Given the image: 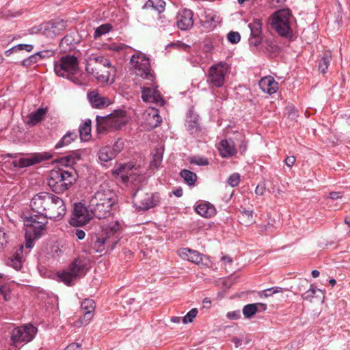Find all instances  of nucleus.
Masks as SVG:
<instances>
[{"instance_id": "nucleus-1", "label": "nucleus", "mask_w": 350, "mask_h": 350, "mask_svg": "<svg viewBox=\"0 0 350 350\" xmlns=\"http://www.w3.org/2000/svg\"><path fill=\"white\" fill-rule=\"evenodd\" d=\"M120 224L116 221L104 228L100 234L92 237L91 249L99 253L105 250L112 251L120 241Z\"/></svg>"}, {"instance_id": "nucleus-2", "label": "nucleus", "mask_w": 350, "mask_h": 350, "mask_svg": "<svg viewBox=\"0 0 350 350\" xmlns=\"http://www.w3.org/2000/svg\"><path fill=\"white\" fill-rule=\"evenodd\" d=\"M76 180L77 174L74 170L59 169L50 172L48 185L55 193H61L68 189Z\"/></svg>"}, {"instance_id": "nucleus-3", "label": "nucleus", "mask_w": 350, "mask_h": 350, "mask_svg": "<svg viewBox=\"0 0 350 350\" xmlns=\"http://www.w3.org/2000/svg\"><path fill=\"white\" fill-rule=\"evenodd\" d=\"M54 70L57 75L68 78L76 84H80L79 80L74 77L79 70V61L74 55L62 56L54 64Z\"/></svg>"}, {"instance_id": "nucleus-4", "label": "nucleus", "mask_w": 350, "mask_h": 350, "mask_svg": "<svg viewBox=\"0 0 350 350\" xmlns=\"http://www.w3.org/2000/svg\"><path fill=\"white\" fill-rule=\"evenodd\" d=\"M292 15L288 9H283L275 12L271 16L270 24L277 33L283 37L291 38L293 31L291 27Z\"/></svg>"}, {"instance_id": "nucleus-5", "label": "nucleus", "mask_w": 350, "mask_h": 350, "mask_svg": "<svg viewBox=\"0 0 350 350\" xmlns=\"http://www.w3.org/2000/svg\"><path fill=\"white\" fill-rule=\"evenodd\" d=\"M126 122V113L124 111H116L107 116H96V126L98 133L109 129H120Z\"/></svg>"}, {"instance_id": "nucleus-6", "label": "nucleus", "mask_w": 350, "mask_h": 350, "mask_svg": "<svg viewBox=\"0 0 350 350\" xmlns=\"http://www.w3.org/2000/svg\"><path fill=\"white\" fill-rule=\"evenodd\" d=\"M130 63L136 75L153 82L154 75L150 68V59L144 54L136 53L132 55Z\"/></svg>"}, {"instance_id": "nucleus-7", "label": "nucleus", "mask_w": 350, "mask_h": 350, "mask_svg": "<svg viewBox=\"0 0 350 350\" xmlns=\"http://www.w3.org/2000/svg\"><path fill=\"white\" fill-rule=\"evenodd\" d=\"M134 205L139 211H147L157 206L160 200L158 193H148L142 189H137L133 194Z\"/></svg>"}, {"instance_id": "nucleus-8", "label": "nucleus", "mask_w": 350, "mask_h": 350, "mask_svg": "<svg viewBox=\"0 0 350 350\" xmlns=\"http://www.w3.org/2000/svg\"><path fill=\"white\" fill-rule=\"evenodd\" d=\"M85 275L84 262L77 258L75 259L68 267V268L62 273L58 274L60 280L68 286H71L73 281L78 278Z\"/></svg>"}, {"instance_id": "nucleus-9", "label": "nucleus", "mask_w": 350, "mask_h": 350, "mask_svg": "<svg viewBox=\"0 0 350 350\" xmlns=\"http://www.w3.org/2000/svg\"><path fill=\"white\" fill-rule=\"evenodd\" d=\"M53 194L49 192H40L33 196L30 202V208L33 213L40 216L46 215L52 203Z\"/></svg>"}, {"instance_id": "nucleus-10", "label": "nucleus", "mask_w": 350, "mask_h": 350, "mask_svg": "<svg viewBox=\"0 0 350 350\" xmlns=\"http://www.w3.org/2000/svg\"><path fill=\"white\" fill-rule=\"evenodd\" d=\"M66 27V23L60 19L52 20L33 27L31 33H40L48 38H53L61 33Z\"/></svg>"}, {"instance_id": "nucleus-11", "label": "nucleus", "mask_w": 350, "mask_h": 350, "mask_svg": "<svg viewBox=\"0 0 350 350\" xmlns=\"http://www.w3.org/2000/svg\"><path fill=\"white\" fill-rule=\"evenodd\" d=\"M36 332V328L32 325L16 327L12 332V345L17 346L21 342L31 341Z\"/></svg>"}, {"instance_id": "nucleus-12", "label": "nucleus", "mask_w": 350, "mask_h": 350, "mask_svg": "<svg viewBox=\"0 0 350 350\" xmlns=\"http://www.w3.org/2000/svg\"><path fill=\"white\" fill-rule=\"evenodd\" d=\"M117 201L116 193L106 184L100 185L94 194L90 198V202L93 203H107L113 206Z\"/></svg>"}, {"instance_id": "nucleus-13", "label": "nucleus", "mask_w": 350, "mask_h": 350, "mask_svg": "<svg viewBox=\"0 0 350 350\" xmlns=\"http://www.w3.org/2000/svg\"><path fill=\"white\" fill-rule=\"evenodd\" d=\"M66 213V206L61 198L53 194L52 203L49 208L46 217L55 221L61 220Z\"/></svg>"}, {"instance_id": "nucleus-14", "label": "nucleus", "mask_w": 350, "mask_h": 350, "mask_svg": "<svg viewBox=\"0 0 350 350\" xmlns=\"http://www.w3.org/2000/svg\"><path fill=\"white\" fill-rule=\"evenodd\" d=\"M101 68L111 69V70H113V67L111 66L110 61L102 55H92L88 57L85 66L87 72H94L96 70H100Z\"/></svg>"}, {"instance_id": "nucleus-15", "label": "nucleus", "mask_w": 350, "mask_h": 350, "mask_svg": "<svg viewBox=\"0 0 350 350\" xmlns=\"http://www.w3.org/2000/svg\"><path fill=\"white\" fill-rule=\"evenodd\" d=\"M51 157V154L49 152H45L42 153H36L30 155L29 157L21 158L17 161H14V165L15 167L22 168L39 163L43 161L48 160Z\"/></svg>"}, {"instance_id": "nucleus-16", "label": "nucleus", "mask_w": 350, "mask_h": 350, "mask_svg": "<svg viewBox=\"0 0 350 350\" xmlns=\"http://www.w3.org/2000/svg\"><path fill=\"white\" fill-rule=\"evenodd\" d=\"M90 220V217L86 208L81 205L75 204L70 224L73 226H81Z\"/></svg>"}, {"instance_id": "nucleus-17", "label": "nucleus", "mask_w": 350, "mask_h": 350, "mask_svg": "<svg viewBox=\"0 0 350 350\" xmlns=\"http://www.w3.org/2000/svg\"><path fill=\"white\" fill-rule=\"evenodd\" d=\"M157 86L143 87L142 89V98L144 102L156 103L160 106L164 105V100L161 97Z\"/></svg>"}, {"instance_id": "nucleus-18", "label": "nucleus", "mask_w": 350, "mask_h": 350, "mask_svg": "<svg viewBox=\"0 0 350 350\" xmlns=\"http://www.w3.org/2000/svg\"><path fill=\"white\" fill-rule=\"evenodd\" d=\"M39 219L40 220H37L36 217L31 216L25 220V226L29 228V231H32L36 239L42 235V232L47 224L48 219L45 216H41Z\"/></svg>"}, {"instance_id": "nucleus-19", "label": "nucleus", "mask_w": 350, "mask_h": 350, "mask_svg": "<svg viewBox=\"0 0 350 350\" xmlns=\"http://www.w3.org/2000/svg\"><path fill=\"white\" fill-rule=\"evenodd\" d=\"M113 206L107 203H93L89 204V208L94 216L99 219L107 217L111 215V209Z\"/></svg>"}, {"instance_id": "nucleus-20", "label": "nucleus", "mask_w": 350, "mask_h": 350, "mask_svg": "<svg viewBox=\"0 0 350 350\" xmlns=\"http://www.w3.org/2000/svg\"><path fill=\"white\" fill-rule=\"evenodd\" d=\"M177 26L181 30H187L193 25V12L189 9H183L177 16Z\"/></svg>"}, {"instance_id": "nucleus-21", "label": "nucleus", "mask_w": 350, "mask_h": 350, "mask_svg": "<svg viewBox=\"0 0 350 350\" xmlns=\"http://www.w3.org/2000/svg\"><path fill=\"white\" fill-rule=\"evenodd\" d=\"M235 139L228 138L220 142V157L224 158L232 157L237 153Z\"/></svg>"}, {"instance_id": "nucleus-22", "label": "nucleus", "mask_w": 350, "mask_h": 350, "mask_svg": "<svg viewBox=\"0 0 350 350\" xmlns=\"http://www.w3.org/2000/svg\"><path fill=\"white\" fill-rule=\"evenodd\" d=\"M88 98L92 107L102 109L110 105L107 97L101 96L97 91L94 90L88 94Z\"/></svg>"}, {"instance_id": "nucleus-23", "label": "nucleus", "mask_w": 350, "mask_h": 350, "mask_svg": "<svg viewBox=\"0 0 350 350\" xmlns=\"http://www.w3.org/2000/svg\"><path fill=\"white\" fill-rule=\"evenodd\" d=\"M258 85L262 92L270 95L275 93L278 90V83L271 76H266L262 77Z\"/></svg>"}, {"instance_id": "nucleus-24", "label": "nucleus", "mask_w": 350, "mask_h": 350, "mask_svg": "<svg viewBox=\"0 0 350 350\" xmlns=\"http://www.w3.org/2000/svg\"><path fill=\"white\" fill-rule=\"evenodd\" d=\"M95 309V302L91 299H85L81 303V310L84 311L83 317L82 319L83 324L89 323L93 317V312Z\"/></svg>"}, {"instance_id": "nucleus-25", "label": "nucleus", "mask_w": 350, "mask_h": 350, "mask_svg": "<svg viewBox=\"0 0 350 350\" xmlns=\"http://www.w3.org/2000/svg\"><path fill=\"white\" fill-rule=\"evenodd\" d=\"M195 210L198 214L204 217H211L216 214L214 206L207 202H199Z\"/></svg>"}, {"instance_id": "nucleus-26", "label": "nucleus", "mask_w": 350, "mask_h": 350, "mask_svg": "<svg viewBox=\"0 0 350 350\" xmlns=\"http://www.w3.org/2000/svg\"><path fill=\"white\" fill-rule=\"evenodd\" d=\"M81 159L80 154L77 151H72L67 155L60 157L57 162L62 166H72Z\"/></svg>"}, {"instance_id": "nucleus-27", "label": "nucleus", "mask_w": 350, "mask_h": 350, "mask_svg": "<svg viewBox=\"0 0 350 350\" xmlns=\"http://www.w3.org/2000/svg\"><path fill=\"white\" fill-rule=\"evenodd\" d=\"M183 258L195 264L199 265L202 262L203 256L198 252L188 248H183L181 252Z\"/></svg>"}, {"instance_id": "nucleus-28", "label": "nucleus", "mask_w": 350, "mask_h": 350, "mask_svg": "<svg viewBox=\"0 0 350 350\" xmlns=\"http://www.w3.org/2000/svg\"><path fill=\"white\" fill-rule=\"evenodd\" d=\"M145 119L150 128H155L159 126L162 120L157 109L152 108L149 111L144 114Z\"/></svg>"}, {"instance_id": "nucleus-29", "label": "nucleus", "mask_w": 350, "mask_h": 350, "mask_svg": "<svg viewBox=\"0 0 350 350\" xmlns=\"http://www.w3.org/2000/svg\"><path fill=\"white\" fill-rule=\"evenodd\" d=\"M47 107L39 108L36 111L29 113L28 116L29 120L27 124L31 126L38 124L43 120L47 112Z\"/></svg>"}, {"instance_id": "nucleus-30", "label": "nucleus", "mask_w": 350, "mask_h": 350, "mask_svg": "<svg viewBox=\"0 0 350 350\" xmlns=\"http://www.w3.org/2000/svg\"><path fill=\"white\" fill-rule=\"evenodd\" d=\"M186 126L191 133H196L198 131V116L190 110L187 115Z\"/></svg>"}, {"instance_id": "nucleus-31", "label": "nucleus", "mask_w": 350, "mask_h": 350, "mask_svg": "<svg viewBox=\"0 0 350 350\" xmlns=\"http://www.w3.org/2000/svg\"><path fill=\"white\" fill-rule=\"evenodd\" d=\"M219 64L213 65L208 70L207 82L212 87L219 88Z\"/></svg>"}, {"instance_id": "nucleus-32", "label": "nucleus", "mask_w": 350, "mask_h": 350, "mask_svg": "<svg viewBox=\"0 0 350 350\" xmlns=\"http://www.w3.org/2000/svg\"><path fill=\"white\" fill-rule=\"evenodd\" d=\"M165 6V2L163 0H148L142 6L143 10L152 8L156 10L158 14H161Z\"/></svg>"}, {"instance_id": "nucleus-33", "label": "nucleus", "mask_w": 350, "mask_h": 350, "mask_svg": "<svg viewBox=\"0 0 350 350\" xmlns=\"http://www.w3.org/2000/svg\"><path fill=\"white\" fill-rule=\"evenodd\" d=\"M239 219L241 223L245 226H247L253 224L255 223L254 211L251 209L242 208V210H241V215L239 216Z\"/></svg>"}, {"instance_id": "nucleus-34", "label": "nucleus", "mask_w": 350, "mask_h": 350, "mask_svg": "<svg viewBox=\"0 0 350 350\" xmlns=\"http://www.w3.org/2000/svg\"><path fill=\"white\" fill-rule=\"evenodd\" d=\"M258 307L262 308L264 310L266 309V306L261 303L245 305L243 308V314L244 317L247 319L251 318L257 312Z\"/></svg>"}, {"instance_id": "nucleus-35", "label": "nucleus", "mask_w": 350, "mask_h": 350, "mask_svg": "<svg viewBox=\"0 0 350 350\" xmlns=\"http://www.w3.org/2000/svg\"><path fill=\"white\" fill-rule=\"evenodd\" d=\"M98 157L100 161L108 162L116 157V155L113 152L111 146H105L100 149L98 152Z\"/></svg>"}, {"instance_id": "nucleus-36", "label": "nucleus", "mask_w": 350, "mask_h": 350, "mask_svg": "<svg viewBox=\"0 0 350 350\" xmlns=\"http://www.w3.org/2000/svg\"><path fill=\"white\" fill-rule=\"evenodd\" d=\"M91 124V120L88 119L79 126V136L82 141H88L90 139Z\"/></svg>"}, {"instance_id": "nucleus-37", "label": "nucleus", "mask_w": 350, "mask_h": 350, "mask_svg": "<svg viewBox=\"0 0 350 350\" xmlns=\"http://www.w3.org/2000/svg\"><path fill=\"white\" fill-rule=\"evenodd\" d=\"M77 138V133L75 131L68 132L66 133L62 139L57 143L55 146V149L60 148L62 147L70 144Z\"/></svg>"}, {"instance_id": "nucleus-38", "label": "nucleus", "mask_w": 350, "mask_h": 350, "mask_svg": "<svg viewBox=\"0 0 350 350\" xmlns=\"http://www.w3.org/2000/svg\"><path fill=\"white\" fill-rule=\"evenodd\" d=\"M111 72H114V69L111 70V69L104 68H101L98 70H96L94 72H88L89 74L92 75L95 78L98 80H100L103 82H108L109 79V77L111 74Z\"/></svg>"}, {"instance_id": "nucleus-39", "label": "nucleus", "mask_w": 350, "mask_h": 350, "mask_svg": "<svg viewBox=\"0 0 350 350\" xmlns=\"http://www.w3.org/2000/svg\"><path fill=\"white\" fill-rule=\"evenodd\" d=\"M180 176L189 185L193 186L197 180V176L193 172L188 170H183L180 172Z\"/></svg>"}, {"instance_id": "nucleus-40", "label": "nucleus", "mask_w": 350, "mask_h": 350, "mask_svg": "<svg viewBox=\"0 0 350 350\" xmlns=\"http://www.w3.org/2000/svg\"><path fill=\"white\" fill-rule=\"evenodd\" d=\"M331 57V52L326 51L324 53L323 56L319 62V69L323 74H325L327 71V69L330 63Z\"/></svg>"}, {"instance_id": "nucleus-41", "label": "nucleus", "mask_w": 350, "mask_h": 350, "mask_svg": "<svg viewBox=\"0 0 350 350\" xmlns=\"http://www.w3.org/2000/svg\"><path fill=\"white\" fill-rule=\"evenodd\" d=\"M250 29L251 35L258 36L262 35V22L258 18H255L248 25Z\"/></svg>"}, {"instance_id": "nucleus-42", "label": "nucleus", "mask_w": 350, "mask_h": 350, "mask_svg": "<svg viewBox=\"0 0 350 350\" xmlns=\"http://www.w3.org/2000/svg\"><path fill=\"white\" fill-rule=\"evenodd\" d=\"M317 293L322 294V291L310 284V288L301 294V297L304 300L311 301L316 295L318 296Z\"/></svg>"}, {"instance_id": "nucleus-43", "label": "nucleus", "mask_w": 350, "mask_h": 350, "mask_svg": "<svg viewBox=\"0 0 350 350\" xmlns=\"http://www.w3.org/2000/svg\"><path fill=\"white\" fill-rule=\"evenodd\" d=\"M230 66L227 63L220 62V87L229 78Z\"/></svg>"}, {"instance_id": "nucleus-44", "label": "nucleus", "mask_w": 350, "mask_h": 350, "mask_svg": "<svg viewBox=\"0 0 350 350\" xmlns=\"http://www.w3.org/2000/svg\"><path fill=\"white\" fill-rule=\"evenodd\" d=\"M163 160V154L159 150H157L152 156V159L150 161L151 167L157 169L161 164Z\"/></svg>"}, {"instance_id": "nucleus-45", "label": "nucleus", "mask_w": 350, "mask_h": 350, "mask_svg": "<svg viewBox=\"0 0 350 350\" xmlns=\"http://www.w3.org/2000/svg\"><path fill=\"white\" fill-rule=\"evenodd\" d=\"M222 265H225V270L226 273L234 272L232 267V258L228 256H224L221 258Z\"/></svg>"}, {"instance_id": "nucleus-46", "label": "nucleus", "mask_w": 350, "mask_h": 350, "mask_svg": "<svg viewBox=\"0 0 350 350\" xmlns=\"http://www.w3.org/2000/svg\"><path fill=\"white\" fill-rule=\"evenodd\" d=\"M75 42V40L71 34H67L61 40L59 43V47L63 50H66V46L72 45Z\"/></svg>"}, {"instance_id": "nucleus-47", "label": "nucleus", "mask_w": 350, "mask_h": 350, "mask_svg": "<svg viewBox=\"0 0 350 350\" xmlns=\"http://www.w3.org/2000/svg\"><path fill=\"white\" fill-rule=\"evenodd\" d=\"M111 29V26L109 24L102 25L96 29L94 31V38H97L103 34L108 33Z\"/></svg>"}, {"instance_id": "nucleus-48", "label": "nucleus", "mask_w": 350, "mask_h": 350, "mask_svg": "<svg viewBox=\"0 0 350 350\" xmlns=\"http://www.w3.org/2000/svg\"><path fill=\"white\" fill-rule=\"evenodd\" d=\"M198 310L197 308H192L187 314L183 318V322L185 324L192 323L193 319L196 317Z\"/></svg>"}, {"instance_id": "nucleus-49", "label": "nucleus", "mask_w": 350, "mask_h": 350, "mask_svg": "<svg viewBox=\"0 0 350 350\" xmlns=\"http://www.w3.org/2000/svg\"><path fill=\"white\" fill-rule=\"evenodd\" d=\"M124 146V143L123 140L121 139H118L115 143L113 144V146H111V149L113 150V152L116 155V157L122 150Z\"/></svg>"}, {"instance_id": "nucleus-50", "label": "nucleus", "mask_w": 350, "mask_h": 350, "mask_svg": "<svg viewBox=\"0 0 350 350\" xmlns=\"http://www.w3.org/2000/svg\"><path fill=\"white\" fill-rule=\"evenodd\" d=\"M204 27L206 29H212L217 27V21L213 16H206L204 21Z\"/></svg>"}, {"instance_id": "nucleus-51", "label": "nucleus", "mask_w": 350, "mask_h": 350, "mask_svg": "<svg viewBox=\"0 0 350 350\" xmlns=\"http://www.w3.org/2000/svg\"><path fill=\"white\" fill-rule=\"evenodd\" d=\"M227 39L231 44H237L241 40V35L237 31H230L227 35Z\"/></svg>"}, {"instance_id": "nucleus-52", "label": "nucleus", "mask_w": 350, "mask_h": 350, "mask_svg": "<svg viewBox=\"0 0 350 350\" xmlns=\"http://www.w3.org/2000/svg\"><path fill=\"white\" fill-rule=\"evenodd\" d=\"M7 265L12 267L16 270H20L22 267V260L18 258L10 257L7 261Z\"/></svg>"}, {"instance_id": "nucleus-53", "label": "nucleus", "mask_w": 350, "mask_h": 350, "mask_svg": "<svg viewBox=\"0 0 350 350\" xmlns=\"http://www.w3.org/2000/svg\"><path fill=\"white\" fill-rule=\"evenodd\" d=\"M310 284L308 280L306 279H299L298 280V283L297 285V291L300 293H304L308 287H310Z\"/></svg>"}, {"instance_id": "nucleus-54", "label": "nucleus", "mask_w": 350, "mask_h": 350, "mask_svg": "<svg viewBox=\"0 0 350 350\" xmlns=\"http://www.w3.org/2000/svg\"><path fill=\"white\" fill-rule=\"evenodd\" d=\"M189 162L197 165H206L208 164V160L204 157H192L189 158Z\"/></svg>"}, {"instance_id": "nucleus-55", "label": "nucleus", "mask_w": 350, "mask_h": 350, "mask_svg": "<svg viewBox=\"0 0 350 350\" xmlns=\"http://www.w3.org/2000/svg\"><path fill=\"white\" fill-rule=\"evenodd\" d=\"M240 181V175L237 173L231 174L228 178V183L231 187H234L239 185Z\"/></svg>"}, {"instance_id": "nucleus-56", "label": "nucleus", "mask_w": 350, "mask_h": 350, "mask_svg": "<svg viewBox=\"0 0 350 350\" xmlns=\"http://www.w3.org/2000/svg\"><path fill=\"white\" fill-rule=\"evenodd\" d=\"M234 139L237 141H240L241 144H239V150L241 154H243L246 150L247 146V142L243 139V137L241 134L237 133L234 137Z\"/></svg>"}, {"instance_id": "nucleus-57", "label": "nucleus", "mask_w": 350, "mask_h": 350, "mask_svg": "<svg viewBox=\"0 0 350 350\" xmlns=\"http://www.w3.org/2000/svg\"><path fill=\"white\" fill-rule=\"evenodd\" d=\"M33 49V46L31 44H19L12 47L10 50H12L13 51L25 50L27 52H31Z\"/></svg>"}, {"instance_id": "nucleus-58", "label": "nucleus", "mask_w": 350, "mask_h": 350, "mask_svg": "<svg viewBox=\"0 0 350 350\" xmlns=\"http://www.w3.org/2000/svg\"><path fill=\"white\" fill-rule=\"evenodd\" d=\"M128 46L122 43H111L109 45V49L113 51L119 52L126 49Z\"/></svg>"}, {"instance_id": "nucleus-59", "label": "nucleus", "mask_w": 350, "mask_h": 350, "mask_svg": "<svg viewBox=\"0 0 350 350\" xmlns=\"http://www.w3.org/2000/svg\"><path fill=\"white\" fill-rule=\"evenodd\" d=\"M38 57L40 59L49 58L54 55L55 52L53 50H44L42 51L37 52Z\"/></svg>"}, {"instance_id": "nucleus-60", "label": "nucleus", "mask_w": 350, "mask_h": 350, "mask_svg": "<svg viewBox=\"0 0 350 350\" xmlns=\"http://www.w3.org/2000/svg\"><path fill=\"white\" fill-rule=\"evenodd\" d=\"M262 41V35L253 36L251 35L249 39L250 44L255 46H258Z\"/></svg>"}, {"instance_id": "nucleus-61", "label": "nucleus", "mask_w": 350, "mask_h": 350, "mask_svg": "<svg viewBox=\"0 0 350 350\" xmlns=\"http://www.w3.org/2000/svg\"><path fill=\"white\" fill-rule=\"evenodd\" d=\"M157 25L160 26H165L170 23V20L165 17L164 14H158Z\"/></svg>"}, {"instance_id": "nucleus-62", "label": "nucleus", "mask_w": 350, "mask_h": 350, "mask_svg": "<svg viewBox=\"0 0 350 350\" xmlns=\"http://www.w3.org/2000/svg\"><path fill=\"white\" fill-rule=\"evenodd\" d=\"M265 184L264 183H259L256 187L255 193L258 196H262L265 193Z\"/></svg>"}, {"instance_id": "nucleus-63", "label": "nucleus", "mask_w": 350, "mask_h": 350, "mask_svg": "<svg viewBox=\"0 0 350 350\" xmlns=\"http://www.w3.org/2000/svg\"><path fill=\"white\" fill-rule=\"evenodd\" d=\"M226 316L230 320H237L241 317V313L239 310H235L228 312Z\"/></svg>"}, {"instance_id": "nucleus-64", "label": "nucleus", "mask_w": 350, "mask_h": 350, "mask_svg": "<svg viewBox=\"0 0 350 350\" xmlns=\"http://www.w3.org/2000/svg\"><path fill=\"white\" fill-rule=\"evenodd\" d=\"M64 350H82L81 346L77 343H72L67 346Z\"/></svg>"}]
</instances>
